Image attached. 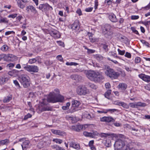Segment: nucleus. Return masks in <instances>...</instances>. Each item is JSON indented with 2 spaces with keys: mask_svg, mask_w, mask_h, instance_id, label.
I'll return each instance as SVG.
<instances>
[{
  "mask_svg": "<svg viewBox=\"0 0 150 150\" xmlns=\"http://www.w3.org/2000/svg\"><path fill=\"white\" fill-rule=\"evenodd\" d=\"M103 48L106 52L108 51V45L106 44H103Z\"/></svg>",
  "mask_w": 150,
  "mask_h": 150,
  "instance_id": "nucleus-51",
  "label": "nucleus"
},
{
  "mask_svg": "<svg viewBox=\"0 0 150 150\" xmlns=\"http://www.w3.org/2000/svg\"><path fill=\"white\" fill-rule=\"evenodd\" d=\"M52 109L51 107H49L48 106H44L43 107L42 109V110L43 111H52Z\"/></svg>",
  "mask_w": 150,
  "mask_h": 150,
  "instance_id": "nucleus-31",
  "label": "nucleus"
},
{
  "mask_svg": "<svg viewBox=\"0 0 150 150\" xmlns=\"http://www.w3.org/2000/svg\"><path fill=\"white\" fill-rule=\"evenodd\" d=\"M43 140L45 143V146H48L50 145L51 143V140L48 137H44L43 138Z\"/></svg>",
  "mask_w": 150,
  "mask_h": 150,
  "instance_id": "nucleus-22",
  "label": "nucleus"
},
{
  "mask_svg": "<svg viewBox=\"0 0 150 150\" xmlns=\"http://www.w3.org/2000/svg\"><path fill=\"white\" fill-rule=\"evenodd\" d=\"M96 59L98 60H101L103 59V57L99 55H96Z\"/></svg>",
  "mask_w": 150,
  "mask_h": 150,
  "instance_id": "nucleus-58",
  "label": "nucleus"
},
{
  "mask_svg": "<svg viewBox=\"0 0 150 150\" xmlns=\"http://www.w3.org/2000/svg\"><path fill=\"white\" fill-rule=\"evenodd\" d=\"M51 131L53 134L60 136H64L66 134L65 132L62 131L60 130L52 129Z\"/></svg>",
  "mask_w": 150,
  "mask_h": 150,
  "instance_id": "nucleus-13",
  "label": "nucleus"
},
{
  "mask_svg": "<svg viewBox=\"0 0 150 150\" xmlns=\"http://www.w3.org/2000/svg\"><path fill=\"white\" fill-rule=\"evenodd\" d=\"M100 120L101 122H113L115 121L113 118L111 117H101Z\"/></svg>",
  "mask_w": 150,
  "mask_h": 150,
  "instance_id": "nucleus-12",
  "label": "nucleus"
},
{
  "mask_svg": "<svg viewBox=\"0 0 150 150\" xmlns=\"http://www.w3.org/2000/svg\"><path fill=\"white\" fill-rule=\"evenodd\" d=\"M38 8L43 12H47L49 10H51L53 9L52 7L47 3L40 4Z\"/></svg>",
  "mask_w": 150,
  "mask_h": 150,
  "instance_id": "nucleus-7",
  "label": "nucleus"
},
{
  "mask_svg": "<svg viewBox=\"0 0 150 150\" xmlns=\"http://www.w3.org/2000/svg\"><path fill=\"white\" fill-rule=\"evenodd\" d=\"M54 91L57 93L54 92H50L47 98V101L52 103L62 102L64 99V97L62 96L57 95L59 92V90L56 89Z\"/></svg>",
  "mask_w": 150,
  "mask_h": 150,
  "instance_id": "nucleus-2",
  "label": "nucleus"
},
{
  "mask_svg": "<svg viewBox=\"0 0 150 150\" xmlns=\"http://www.w3.org/2000/svg\"><path fill=\"white\" fill-rule=\"evenodd\" d=\"M139 77L144 81L149 83L150 82V76L142 74L139 75Z\"/></svg>",
  "mask_w": 150,
  "mask_h": 150,
  "instance_id": "nucleus-11",
  "label": "nucleus"
},
{
  "mask_svg": "<svg viewBox=\"0 0 150 150\" xmlns=\"http://www.w3.org/2000/svg\"><path fill=\"white\" fill-rule=\"evenodd\" d=\"M25 68L26 70L29 72H37L39 70L38 67L35 65L27 66Z\"/></svg>",
  "mask_w": 150,
  "mask_h": 150,
  "instance_id": "nucleus-9",
  "label": "nucleus"
},
{
  "mask_svg": "<svg viewBox=\"0 0 150 150\" xmlns=\"http://www.w3.org/2000/svg\"><path fill=\"white\" fill-rule=\"evenodd\" d=\"M76 91L79 95H85L87 93L88 90L84 86H79L77 89Z\"/></svg>",
  "mask_w": 150,
  "mask_h": 150,
  "instance_id": "nucleus-6",
  "label": "nucleus"
},
{
  "mask_svg": "<svg viewBox=\"0 0 150 150\" xmlns=\"http://www.w3.org/2000/svg\"><path fill=\"white\" fill-rule=\"evenodd\" d=\"M57 58L61 62H62L63 61V58L61 55H58L57 56Z\"/></svg>",
  "mask_w": 150,
  "mask_h": 150,
  "instance_id": "nucleus-50",
  "label": "nucleus"
},
{
  "mask_svg": "<svg viewBox=\"0 0 150 150\" xmlns=\"http://www.w3.org/2000/svg\"><path fill=\"white\" fill-rule=\"evenodd\" d=\"M111 93V90L110 89L108 90L104 94L105 97L106 98L109 99L110 98H109L110 95Z\"/></svg>",
  "mask_w": 150,
  "mask_h": 150,
  "instance_id": "nucleus-28",
  "label": "nucleus"
},
{
  "mask_svg": "<svg viewBox=\"0 0 150 150\" xmlns=\"http://www.w3.org/2000/svg\"><path fill=\"white\" fill-rule=\"evenodd\" d=\"M8 21L6 18H1L0 19V23H8Z\"/></svg>",
  "mask_w": 150,
  "mask_h": 150,
  "instance_id": "nucleus-34",
  "label": "nucleus"
},
{
  "mask_svg": "<svg viewBox=\"0 0 150 150\" xmlns=\"http://www.w3.org/2000/svg\"><path fill=\"white\" fill-rule=\"evenodd\" d=\"M83 134L85 136L90 137H92V134L91 133L88 132H84Z\"/></svg>",
  "mask_w": 150,
  "mask_h": 150,
  "instance_id": "nucleus-36",
  "label": "nucleus"
},
{
  "mask_svg": "<svg viewBox=\"0 0 150 150\" xmlns=\"http://www.w3.org/2000/svg\"><path fill=\"white\" fill-rule=\"evenodd\" d=\"M127 85L124 83H120L117 86L119 89H120L122 91H125L127 87Z\"/></svg>",
  "mask_w": 150,
  "mask_h": 150,
  "instance_id": "nucleus-18",
  "label": "nucleus"
},
{
  "mask_svg": "<svg viewBox=\"0 0 150 150\" xmlns=\"http://www.w3.org/2000/svg\"><path fill=\"white\" fill-rule=\"evenodd\" d=\"M139 16H131V19L132 20H136L138 19Z\"/></svg>",
  "mask_w": 150,
  "mask_h": 150,
  "instance_id": "nucleus-55",
  "label": "nucleus"
},
{
  "mask_svg": "<svg viewBox=\"0 0 150 150\" xmlns=\"http://www.w3.org/2000/svg\"><path fill=\"white\" fill-rule=\"evenodd\" d=\"M134 61L136 63H139L141 61V59L139 57H137L135 58Z\"/></svg>",
  "mask_w": 150,
  "mask_h": 150,
  "instance_id": "nucleus-48",
  "label": "nucleus"
},
{
  "mask_svg": "<svg viewBox=\"0 0 150 150\" xmlns=\"http://www.w3.org/2000/svg\"><path fill=\"white\" fill-rule=\"evenodd\" d=\"M71 28L73 30L79 29V23L77 21H75L71 25Z\"/></svg>",
  "mask_w": 150,
  "mask_h": 150,
  "instance_id": "nucleus-20",
  "label": "nucleus"
},
{
  "mask_svg": "<svg viewBox=\"0 0 150 150\" xmlns=\"http://www.w3.org/2000/svg\"><path fill=\"white\" fill-rule=\"evenodd\" d=\"M71 77L73 79L77 81H80L82 79V77L76 74L73 75L71 76Z\"/></svg>",
  "mask_w": 150,
  "mask_h": 150,
  "instance_id": "nucleus-23",
  "label": "nucleus"
},
{
  "mask_svg": "<svg viewBox=\"0 0 150 150\" xmlns=\"http://www.w3.org/2000/svg\"><path fill=\"white\" fill-rule=\"evenodd\" d=\"M117 110L116 109H108L107 110V111L108 112H116L117 111Z\"/></svg>",
  "mask_w": 150,
  "mask_h": 150,
  "instance_id": "nucleus-64",
  "label": "nucleus"
},
{
  "mask_svg": "<svg viewBox=\"0 0 150 150\" xmlns=\"http://www.w3.org/2000/svg\"><path fill=\"white\" fill-rule=\"evenodd\" d=\"M19 81L24 88H27L30 85V79L28 76L26 75H22L19 77Z\"/></svg>",
  "mask_w": 150,
  "mask_h": 150,
  "instance_id": "nucleus-4",
  "label": "nucleus"
},
{
  "mask_svg": "<svg viewBox=\"0 0 150 150\" xmlns=\"http://www.w3.org/2000/svg\"><path fill=\"white\" fill-rule=\"evenodd\" d=\"M87 50V53L89 54L93 53L95 52V50H93L89 49L87 48H85Z\"/></svg>",
  "mask_w": 150,
  "mask_h": 150,
  "instance_id": "nucleus-47",
  "label": "nucleus"
},
{
  "mask_svg": "<svg viewBox=\"0 0 150 150\" xmlns=\"http://www.w3.org/2000/svg\"><path fill=\"white\" fill-rule=\"evenodd\" d=\"M141 42L143 44L145 45L146 46L148 47H149L150 45L147 42L144 40H141Z\"/></svg>",
  "mask_w": 150,
  "mask_h": 150,
  "instance_id": "nucleus-43",
  "label": "nucleus"
},
{
  "mask_svg": "<svg viewBox=\"0 0 150 150\" xmlns=\"http://www.w3.org/2000/svg\"><path fill=\"white\" fill-rule=\"evenodd\" d=\"M83 126L81 125H76L71 126V129L77 132H79L81 129H83Z\"/></svg>",
  "mask_w": 150,
  "mask_h": 150,
  "instance_id": "nucleus-16",
  "label": "nucleus"
},
{
  "mask_svg": "<svg viewBox=\"0 0 150 150\" xmlns=\"http://www.w3.org/2000/svg\"><path fill=\"white\" fill-rule=\"evenodd\" d=\"M85 73L89 79L95 82H99L104 79V76L101 72L90 70L86 71Z\"/></svg>",
  "mask_w": 150,
  "mask_h": 150,
  "instance_id": "nucleus-1",
  "label": "nucleus"
},
{
  "mask_svg": "<svg viewBox=\"0 0 150 150\" xmlns=\"http://www.w3.org/2000/svg\"><path fill=\"white\" fill-rule=\"evenodd\" d=\"M26 10H27L28 11H29V10H30L32 12H35V13L37 12L35 8L32 5L27 6L26 8Z\"/></svg>",
  "mask_w": 150,
  "mask_h": 150,
  "instance_id": "nucleus-25",
  "label": "nucleus"
},
{
  "mask_svg": "<svg viewBox=\"0 0 150 150\" xmlns=\"http://www.w3.org/2000/svg\"><path fill=\"white\" fill-rule=\"evenodd\" d=\"M93 9V7H89L86 8L85 10L86 12H89L91 11Z\"/></svg>",
  "mask_w": 150,
  "mask_h": 150,
  "instance_id": "nucleus-57",
  "label": "nucleus"
},
{
  "mask_svg": "<svg viewBox=\"0 0 150 150\" xmlns=\"http://www.w3.org/2000/svg\"><path fill=\"white\" fill-rule=\"evenodd\" d=\"M53 141L57 143H59V144H61L62 142V141L61 139H54L53 140Z\"/></svg>",
  "mask_w": 150,
  "mask_h": 150,
  "instance_id": "nucleus-41",
  "label": "nucleus"
},
{
  "mask_svg": "<svg viewBox=\"0 0 150 150\" xmlns=\"http://www.w3.org/2000/svg\"><path fill=\"white\" fill-rule=\"evenodd\" d=\"M66 64L67 65H70V66H72V65H74V66H76L78 64L74 62H67L66 63Z\"/></svg>",
  "mask_w": 150,
  "mask_h": 150,
  "instance_id": "nucleus-37",
  "label": "nucleus"
},
{
  "mask_svg": "<svg viewBox=\"0 0 150 150\" xmlns=\"http://www.w3.org/2000/svg\"><path fill=\"white\" fill-rule=\"evenodd\" d=\"M125 145L124 142L121 139H117L115 142L114 145L118 149H122Z\"/></svg>",
  "mask_w": 150,
  "mask_h": 150,
  "instance_id": "nucleus-8",
  "label": "nucleus"
},
{
  "mask_svg": "<svg viewBox=\"0 0 150 150\" xmlns=\"http://www.w3.org/2000/svg\"><path fill=\"white\" fill-rule=\"evenodd\" d=\"M90 87L92 88L96 89L97 88V86L93 84H91L90 85Z\"/></svg>",
  "mask_w": 150,
  "mask_h": 150,
  "instance_id": "nucleus-59",
  "label": "nucleus"
},
{
  "mask_svg": "<svg viewBox=\"0 0 150 150\" xmlns=\"http://www.w3.org/2000/svg\"><path fill=\"white\" fill-rule=\"evenodd\" d=\"M8 49V47L6 45H4L0 48L1 50L3 51H6Z\"/></svg>",
  "mask_w": 150,
  "mask_h": 150,
  "instance_id": "nucleus-29",
  "label": "nucleus"
},
{
  "mask_svg": "<svg viewBox=\"0 0 150 150\" xmlns=\"http://www.w3.org/2000/svg\"><path fill=\"white\" fill-rule=\"evenodd\" d=\"M128 105H129V106H130V107L131 108H137L136 103H129Z\"/></svg>",
  "mask_w": 150,
  "mask_h": 150,
  "instance_id": "nucleus-39",
  "label": "nucleus"
},
{
  "mask_svg": "<svg viewBox=\"0 0 150 150\" xmlns=\"http://www.w3.org/2000/svg\"><path fill=\"white\" fill-rule=\"evenodd\" d=\"M7 66L9 68H13L14 66V64L13 63H10L8 64Z\"/></svg>",
  "mask_w": 150,
  "mask_h": 150,
  "instance_id": "nucleus-62",
  "label": "nucleus"
},
{
  "mask_svg": "<svg viewBox=\"0 0 150 150\" xmlns=\"http://www.w3.org/2000/svg\"><path fill=\"white\" fill-rule=\"evenodd\" d=\"M0 78L2 84H4L7 82L9 79L8 77L6 76H4Z\"/></svg>",
  "mask_w": 150,
  "mask_h": 150,
  "instance_id": "nucleus-24",
  "label": "nucleus"
},
{
  "mask_svg": "<svg viewBox=\"0 0 150 150\" xmlns=\"http://www.w3.org/2000/svg\"><path fill=\"white\" fill-rule=\"evenodd\" d=\"M19 142H23L21 144L22 149L23 150H25L28 148L29 144L30 143L29 141L28 140H25L24 138H21L19 139Z\"/></svg>",
  "mask_w": 150,
  "mask_h": 150,
  "instance_id": "nucleus-10",
  "label": "nucleus"
},
{
  "mask_svg": "<svg viewBox=\"0 0 150 150\" xmlns=\"http://www.w3.org/2000/svg\"><path fill=\"white\" fill-rule=\"evenodd\" d=\"M76 12L77 14H79V16H81L82 15V12L81 10L79 8L77 9Z\"/></svg>",
  "mask_w": 150,
  "mask_h": 150,
  "instance_id": "nucleus-61",
  "label": "nucleus"
},
{
  "mask_svg": "<svg viewBox=\"0 0 150 150\" xmlns=\"http://www.w3.org/2000/svg\"><path fill=\"white\" fill-rule=\"evenodd\" d=\"M105 86L106 89H109L110 88V85L109 83H106L105 84Z\"/></svg>",
  "mask_w": 150,
  "mask_h": 150,
  "instance_id": "nucleus-54",
  "label": "nucleus"
},
{
  "mask_svg": "<svg viewBox=\"0 0 150 150\" xmlns=\"http://www.w3.org/2000/svg\"><path fill=\"white\" fill-rule=\"evenodd\" d=\"M36 62L37 61L39 64L41 63V59L39 57H37L36 58Z\"/></svg>",
  "mask_w": 150,
  "mask_h": 150,
  "instance_id": "nucleus-63",
  "label": "nucleus"
},
{
  "mask_svg": "<svg viewBox=\"0 0 150 150\" xmlns=\"http://www.w3.org/2000/svg\"><path fill=\"white\" fill-rule=\"evenodd\" d=\"M125 56L128 58H130L131 57V55L130 53L127 52L125 55Z\"/></svg>",
  "mask_w": 150,
  "mask_h": 150,
  "instance_id": "nucleus-53",
  "label": "nucleus"
},
{
  "mask_svg": "<svg viewBox=\"0 0 150 150\" xmlns=\"http://www.w3.org/2000/svg\"><path fill=\"white\" fill-rule=\"evenodd\" d=\"M17 14H11L8 15V18H14L17 16Z\"/></svg>",
  "mask_w": 150,
  "mask_h": 150,
  "instance_id": "nucleus-46",
  "label": "nucleus"
},
{
  "mask_svg": "<svg viewBox=\"0 0 150 150\" xmlns=\"http://www.w3.org/2000/svg\"><path fill=\"white\" fill-rule=\"evenodd\" d=\"M50 35L54 38H58L60 37L59 33L56 30L52 31L50 32Z\"/></svg>",
  "mask_w": 150,
  "mask_h": 150,
  "instance_id": "nucleus-14",
  "label": "nucleus"
},
{
  "mask_svg": "<svg viewBox=\"0 0 150 150\" xmlns=\"http://www.w3.org/2000/svg\"><path fill=\"white\" fill-rule=\"evenodd\" d=\"M145 88L149 91H150V83L145 86Z\"/></svg>",
  "mask_w": 150,
  "mask_h": 150,
  "instance_id": "nucleus-56",
  "label": "nucleus"
},
{
  "mask_svg": "<svg viewBox=\"0 0 150 150\" xmlns=\"http://www.w3.org/2000/svg\"><path fill=\"white\" fill-rule=\"evenodd\" d=\"M92 134V137H91L93 138L95 136H98L99 134V133L96 131H93V133H91Z\"/></svg>",
  "mask_w": 150,
  "mask_h": 150,
  "instance_id": "nucleus-52",
  "label": "nucleus"
},
{
  "mask_svg": "<svg viewBox=\"0 0 150 150\" xmlns=\"http://www.w3.org/2000/svg\"><path fill=\"white\" fill-rule=\"evenodd\" d=\"M0 56L2 57L3 59H4V60L6 61L13 62L17 59V57L16 56L10 54H2L0 55Z\"/></svg>",
  "mask_w": 150,
  "mask_h": 150,
  "instance_id": "nucleus-5",
  "label": "nucleus"
},
{
  "mask_svg": "<svg viewBox=\"0 0 150 150\" xmlns=\"http://www.w3.org/2000/svg\"><path fill=\"white\" fill-rule=\"evenodd\" d=\"M36 62V58H33L29 60V62L30 64H32Z\"/></svg>",
  "mask_w": 150,
  "mask_h": 150,
  "instance_id": "nucleus-45",
  "label": "nucleus"
},
{
  "mask_svg": "<svg viewBox=\"0 0 150 150\" xmlns=\"http://www.w3.org/2000/svg\"><path fill=\"white\" fill-rule=\"evenodd\" d=\"M120 106H122L125 108L127 109L129 108V105L123 102H121V103H120Z\"/></svg>",
  "mask_w": 150,
  "mask_h": 150,
  "instance_id": "nucleus-33",
  "label": "nucleus"
},
{
  "mask_svg": "<svg viewBox=\"0 0 150 150\" xmlns=\"http://www.w3.org/2000/svg\"><path fill=\"white\" fill-rule=\"evenodd\" d=\"M138 132V130L137 129H134L133 128H132V131L131 132L133 135H136L137 134L136 132Z\"/></svg>",
  "mask_w": 150,
  "mask_h": 150,
  "instance_id": "nucleus-49",
  "label": "nucleus"
},
{
  "mask_svg": "<svg viewBox=\"0 0 150 150\" xmlns=\"http://www.w3.org/2000/svg\"><path fill=\"white\" fill-rule=\"evenodd\" d=\"M8 74L11 76L15 77L18 76L19 72L17 70H13L8 72Z\"/></svg>",
  "mask_w": 150,
  "mask_h": 150,
  "instance_id": "nucleus-17",
  "label": "nucleus"
},
{
  "mask_svg": "<svg viewBox=\"0 0 150 150\" xmlns=\"http://www.w3.org/2000/svg\"><path fill=\"white\" fill-rule=\"evenodd\" d=\"M89 38L90 41L92 42H93L96 40L95 38L93 37V36H91L90 35V37H89Z\"/></svg>",
  "mask_w": 150,
  "mask_h": 150,
  "instance_id": "nucleus-44",
  "label": "nucleus"
},
{
  "mask_svg": "<svg viewBox=\"0 0 150 150\" xmlns=\"http://www.w3.org/2000/svg\"><path fill=\"white\" fill-rule=\"evenodd\" d=\"M32 117V115L29 113H28L27 115L24 116L23 120H26L29 118H31Z\"/></svg>",
  "mask_w": 150,
  "mask_h": 150,
  "instance_id": "nucleus-38",
  "label": "nucleus"
},
{
  "mask_svg": "<svg viewBox=\"0 0 150 150\" xmlns=\"http://www.w3.org/2000/svg\"><path fill=\"white\" fill-rule=\"evenodd\" d=\"M70 103L69 102H68L66 103V105L62 107V109L64 110H68L69 108V106H70Z\"/></svg>",
  "mask_w": 150,
  "mask_h": 150,
  "instance_id": "nucleus-32",
  "label": "nucleus"
},
{
  "mask_svg": "<svg viewBox=\"0 0 150 150\" xmlns=\"http://www.w3.org/2000/svg\"><path fill=\"white\" fill-rule=\"evenodd\" d=\"M117 50L119 54L120 55H123L125 53V50L122 51L121 50H120L119 49H118Z\"/></svg>",
  "mask_w": 150,
  "mask_h": 150,
  "instance_id": "nucleus-42",
  "label": "nucleus"
},
{
  "mask_svg": "<svg viewBox=\"0 0 150 150\" xmlns=\"http://www.w3.org/2000/svg\"><path fill=\"white\" fill-rule=\"evenodd\" d=\"M137 108L139 107H145L146 106V105L145 103H142L141 102H136Z\"/></svg>",
  "mask_w": 150,
  "mask_h": 150,
  "instance_id": "nucleus-27",
  "label": "nucleus"
},
{
  "mask_svg": "<svg viewBox=\"0 0 150 150\" xmlns=\"http://www.w3.org/2000/svg\"><path fill=\"white\" fill-rule=\"evenodd\" d=\"M81 103L79 101L73 100L72 101V106L73 107H78L80 104Z\"/></svg>",
  "mask_w": 150,
  "mask_h": 150,
  "instance_id": "nucleus-21",
  "label": "nucleus"
},
{
  "mask_svg": "<svg viewBox=\"0 0 150 150\" xmlns=\"http://www.w3.org/2000/svg\"><path fill=\"white\" fill-rule=\"evenodd\" d=\"M124 150H144L143 149H137L134 147H130L129 146H126Z\"/></svg>",
  "mask_w": 150,
  "mask_h": 150,
  "instance_id": "nucleus-30",
  "label": "nucleus"
},
{
  "mask_svg": "<svg viewBox=\"0 0 150 150\" xmlns=\"http://www.w3.org/2000/svg\"><path fill=\"white\" fill-rule=\"evenodd\" d=\"M69 147L76 150H79L80 149V146L79 144H77L74 142L69 143Z\"/></svg>",
  "mask_w": 150,
  "mask_h": 150,
  "instance_id": "nucleus-15",
  "label": "nucleus"
},
{
  "mask_svg": "<svg viewBox=\"0 0 150 150\" xmlns=\"http://www.w3.org/2000/svg\"><path fill=\"white\" fill-rule=\"evenodd\" d=\"M98 6V0H96L95 1V8L96 9Z\"/></svg>",
  "mask_w": 150,
  "mask_h": 150,
  "instance_id": "nucleus-60",
  "label": "nucleus"
},
{
  "mask_svg": "<svg viewBox=\"0 0 150 150\" xmlns=\"http://www.w3.org/2000/svg\"><path fill=\"white\" fill-rule=\"evenodd\" d=\"M109 18L110 21L113 22H116L117 21V19L116 16L114 13H111L109 16Z\"/></svg>",
  "mask_w": 150,
  "mask_h": 150,
  "instance_id": "nucleus-19",
  "label": "nucleus"
},
{
  "mask_svg": "<svg viewBox=\"0 0 150 150\" xmlns=\"http://www.w3.org/2000/svg\"><path fill=\"white\" fill-rule=\"evenodd\" d=\"M9 142V140L6 139L4 140H1L0 142V144L2 145L6 144Z\"/></svg>",
  "mask_w": 150,
  "mask_h": 150,
  "instance_id": "nucleus-35",
  "label": "nucleus"
},
{
  "mask_svg": "<svg viewBox=\"0 0 150 150\" xmlns=\"http://www.w3.org/2000/svg\"><path fill=\"white\" fill-rule=\"evenodd\" d=\"M131 30L133 32L136 34L139 35L138 31L133 27H132L131 28Z\"/></svg>",
  "mask_w": 150,
  "mask_h": 150,
  "instance_id": "nucleus-40",
  "label": "nucleus"
},
{
  "mask_svg": "<svg viewBox=\"0 0 150 150\" xmlns=\"http://www.w3.org/2000/svg\"><path fill=\"white\" fill-rule=\"evenodd\" d=\"M12 98V96L10 95L4 97L3 102L4 103H8L10 101Z\"/></svg>",
  "mask_w": 150,
  "mask_h": 150,
  "instance_id": "nucleus-26",
  "label": "nucleus"
},
{
  "mask_svg": "<svg viewBox=\"0 0 150 150\" xmlns=\"http://www.w3.org/2000/svg\"><path fill=\"white\" fill-rule=\"evenodd\" d=\"M105 74L112 79L117 78L120 75L119 72H116L109 67H107L106 70L105 71Z\"/></svg>",
  "mask_w": 150,
  "mask_h": 150,
  "instance_id": "nucleus-3",
  "label": "nucleus"
}]
</instances>
